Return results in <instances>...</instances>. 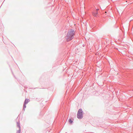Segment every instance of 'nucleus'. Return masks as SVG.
<instances>
[{"label": "nucleus", "mask_w": 133, "mask_h": 133, "mask_svg": "<svg viewBox=\"0 0 133 133\" xmlns=\"http://www.w3.org/2000/svg\"><path fill=\"white\" fill-rule=\"evenodd\" d=\"M75 35V32L74 30L71 29L69 30L67 35L65 37V39L67 41H69L71 40L74 38Z\"/></svg>", "instance_id": "nucleus-1"}, {"label": "nucleus", "mask_w": 133, "mask_h": 133, "mask_svg": "<svg viewBox=\"0 0 133 133\" xmlns=\"http://www.w3.org/2000/svg\"><path fill=\"white\" fill-rule=\"evenodd\" d=\"M83 112L82 109H79L78 111L77 114V118L79 119H81L83 117Z\"/></svg>", "instance_id": "nucleus-2"}, {"label": "nucleus", "mask_w": 133, "mask_h": 133, "mask_svg": "<svg viewBox=\"0 0 133 133\" xmlns=\"http://www.w3.org/2000/svg\"><path fill=\"white\" fill-rule=\"evenodd\" d=\"M29 99H25V100L24 101V103L23 104V110H24V111L25 110V109L26 108V104H27L29 102Z\"/></svg>", "instance_id": "nucleus-3"}, {"label": "nucleus", "mask_w": 133, "mask_h": 133, "mask_svg": "<svg viewBox=\"0 0 133 133\" xmlns=\"http://www.w3.org/2000/svg\"><path fill=\"white\" fill-rule=\"evenodd\" d=\"M99 10L98 9H96V10L92 13V14L94 16L97 17L98 16L97 11Z\"/></svg>", "instance_id": "nucleus-4"}, {"label": "nucleus", "mask_w": 133, "mask_h": 133, "mask_svg": "<svg viewBox=\"0 0 133 133\" xmlns=\"http://www.w3.org/2000/svg\"><path fill=\"white\" fill-rule=\"evenodd\" d=\"M17 127L19 128V129H21V127L20 125V124L19 123L17 122Z\"/></svg>", "instance_id": "nucleus-5"}, {"label": "nucleus", "mask_w": 133, "mask_h": 133, "mask_svg": "<svg viewBox=\"0 0 133 133\" xmlns=\"http://www.w3.org/2000/svg\"><path fill=\"white\" fill-rule=\"evenodd\" d=\"M69 122L71 124H72L73 122V121L71 119H69Z\"/></svg>", "instance_id": "nucleus-6"}, {"label": "nucleus", "mask_w": 133, "mask_h": 133, "mask_svg": "<svg viewBox=\"0 0 133 133\" xmlns=\"http://www.w3.org/2000/svg\"><path fill=\"white\" fill-rule=\"evenodd\" d=\"M21 132V129H19V130L17 131V133H20Z\"/></svg>", "instance_id": "nucleus-7"}, {"label": "nucleus", "mask_w": 133, "mask_h": 133, "mask_svg": "<svg viewBox=\"0 0 133 133\" xmlns=\"http://www.w3.org/2000/svg\"><path fill=\"white\" fill-rule=\"evenodd\" d=\"M99 53H97L96 54V55H97L98 54H99Z\"/></svg>", "instance_id": "nucleus-8"}]
</instances>
